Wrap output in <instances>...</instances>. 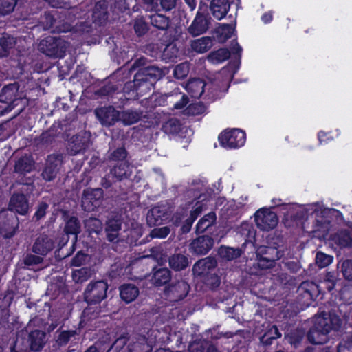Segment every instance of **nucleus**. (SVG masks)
Here are the masks:
<instances>
[{"instance_id": "nucleus-18", "label": "nucleus", "mask_w": 352, "mask_h": 352, "mask_svg": "<svg viewBox=\"0 0 352 352\" xmlns=\"http://www.w3.org/2000/svg\"><path fill=\"white\" fill-rule=\"evenodd\" d=\"M60 165V160L55 156H49L43 177L47 181L52 180L56 176Z\"/></svg>"}, {"instance_id": "nucleus-9", "label": "nucleus", "mask_w": 352, "mask_h": 352, "mask_svg": "<svg viewBox=\"0 0 352 352\" xmlns=\"http://www.w3.org/2000/svg\"><path fill=\"white\" fill-rule=\"evenodd\" d=\"M102 197V190L101 189L85 190L82 197V206L85 210L92 211L100 206Z\"/></svg>"}, {"instance_id": "nucleus-62", "label": "nucleus", "mask_w": 352, "mask_h": 352, "mask_svg": "<svg viewBox=\"0 0 352 352\" xmlns=\"http://www.w3.org/2000/svg\"><path fill=\"white\" fill-rule=\"evenodd\" d=\"M176 4V0H160V5L163 10H170Z\"/></svg>"}, {"instance_id": "nucleus-36", "label": "nucleus", "mask_w": 352, "mask_h": 352, "mask_svg": "<svg viewBox=\"0 0 352 352\" xmlns=\"http://www.w3.org/2000/svg\"><path fill=\"white\" fill-rule=\"evenodd\" d=\"M230 55V52L226 49H219L210 53L208 57L209 61L212 63L217 64L227 60Z\"/></svg>"}, {"instance_id": "nucleus-37", "label": "nucleus", "mask_w": 352, "mask_h": 352, "mask_svg": "<svg viewBox=\"0 0 352 352\" xmlns=\"http://www.w3.org/2000/svg\"><path fill=\"white\" fill-rule=\"evenodd\" d=\"M5 216V211L0 212V232L1 234L6 238L11 237L14 233L15 230L16 221L14 219L12 221L11 223H8V227L4 225V223L2 220V218Z\"/></svg>"}, {"instance_id": "nucleus-48", "label": "nucleus", "mask_w": 352, "mask_h": 352, "mask_svg": "<svg viewBox=\"0 0 352 352\" xmlns=\"http://www.w3.org/2000/svg\"><path fill=\"white\" fill-rule=\"evenodd\" d=\"M179 122L174 118L170 119L163 125V129L166 133H176L179 131Z\"/></svg>"}, {"instance_id": "nucleus-49", "label": "nucleus", "mask_w": 352, "mask_h": 352, "mask_svg": "<svg viewBox=\"0 0 352 352\" xmlns=\"http://www.w3.org/2000/svg\"><path fill=\"white\" fill-rule=\"evenodd\" d=\"M189 65L187 63H182L177 65L174 69V76L178 79L185 78L189 72Z\"/></svg>"}, {"instance_id": "nucleus-34", "label": "nucleus", "mask_w": 352, "mask_h": 352, "mask_svg": "<svg viewBox=\"0 0 352 352\" xmlns=\"http://www.w3.org/2000/svg\"><path fill=\"white\" fill-rule=\"evenodd\" d=\"M107 3L105 1H99L96 6L93 12V18L95 21L102 23L107 19Z\"/></svg>"}, {"instance_id": "nucleus-3", "label": "nucleus", "mask_w": 352, "mask_h": 352, "mask_svg": "<svg viewBox=\"0 0 352 352\" xmlns=\"http://www.w3.org/2000/svg\"><path fill=\"white\" fill-rule=\"evenodd\" d=\"M68 44L60 38L47 36L42 39L39 43L38 49L48 56L63 57Z\"/></svg>"}, {"instance_id": "nucleus-19", "label": "nucleus", "mask_w": 352, "mask_h": 352, "mask_svg": "<svg viewBox=\"0 0 352 352\" xmlns=\"http://www.w3.org/2000/svg\"><path fill=\"white\" fill-rule=\"evenodd\" d=\"M45 333L42 331L35 330L30 332L28 335L30 349L34 351H40L45 344Z\"/></svg>"}, {"instance_id": "nucleus-44", "label": "nucleus", "mask_w": 352, "mask_h": 352, "mask_svg": "<svg viewBox=\"0 0 352 352\" xmlns=\"http://www.w3.org/2000/svg\"><path fill=\"white\" fill-rule=\"evenodd\" d=\"M234 31V28L233 25L228 24L221 25L217 30L219 41L224 42L232 36Z\"/></svg>"}, {"instance_id": "nucleus-21", "label": "nucleus", "mask_w": 352, "mask_h": 352, "mask_svg": "<svg viewBox=\"0 0 352 352\" xmlns=\"http://www.w3.org/2000/svg\"><path fill=\"white\" fill-rule=\"evenodd\" d=\"M230 8L228 0H212L210 3V9L213 16L220 20L223 19Z\"/></svg>"}, {"instance_id": "nucleus-39", "label": "nucleus", "mask_w": 352, "mask_h": 352, "mask_svg": "<svg viewBox=\"0 0 352 352\" xmlns=\"http://www.w3.org/2000/svg\"><path fill=\"white\" fill-rule=\"evenodd\" d=\"M92 271L90 268L82 267L72 272V278L76 283H82L91 277Z\"/></svg>"}, {"instance_id": "nucleus-46", "label": "nucleus", "mask_w": 352, "mask_h": 352, "mask_svg": "<svg viewBox=\"0 0 352 352\" xmlns=\"http://www.w3.org/2000/svg\"><path fill=\"white\" fill-rule=\"evenodd\" d=\"M16 43V40L13 36L10 35L3 36L0 39V50H3L4 56L7 54L8 51L12 48Z\"/></svg>"}, {"instance_id": "nucleus-24", "label": "nucleus", "mask_w": 352, "mask_h": 352, "mask_svg": "<svg viewBox=\"0 0 352 352\" xmlns=\"http://www.w3.org/2000/svg\"><path fill=\"white\" fill-rule=\"evenodd\" d=\"M27 333L22 331L16 337L12 352H28L30 349L29 340L26 338Z\"/></svg>"}, {"instance_id": "nucleus-27", "label": "nucleus", "mask_w": 352, "mask_h": 352, "mask_svg": "<svg viewBox=\"0 0 352 352\" xmlns=\"http://www.w3.org/2000/svg\"><path fill=\"white\" fill-rule=\"evenodd\" d=\"M216 221V214L214 212H209L204 215L197 224V232L199 233L204 232L208 228L212 226Z\"/></svg>"}, {"instance_id": "nucleus-23", "label": "nucleus", "mask_w": 352, "mask_h": 352, "mask_svg": "<svg viewBox=\"0 0 352 352\" xmlns=\"http://www.w3.org/2000/svg\"><path fill=\"white\" fill-rule=\"evenodd\" d=\"M120 295L124 301L129 303L138 296L139 289L134 285L124 284L120 287Z\"/></svg>"}, {"instance_id": "nucleus-2", "label": "nucleus", "mask_w": 352, "mask_h": 352, "mask_svg": "<svg viewBox=\"0 0 352 352\" xmlns=\"http://www.w3.org/2000/svg\"><path fill=\"white\" fill-rule=\"evenodd\" d=\"M342 320L335 314L322 313L315 318L314 325L308 334L309 340L316 344H322L328 340V333L331 330L338 329Z\"/></svg>"}, {"instance_id": "nucleus-56", "label": "nucleus", "mask_w": 352, "mask_h": 352, "mask_svg": "<svg viewBox=\"0 0 352 352\" xmlns=\"http://www.w3.org/2000/svg\"><path fill=\"white\" fill-rule=\"evenodd\" d=\"M121 228V223L118 219H111L107 222V232H118Z\"/></svg>"}, {"instance_id": "nucleus-17", "label": "nucleus", "mask_w": 352, "mask_h": 352, "mask_svg": "<svg viewBox=\"0 0 352 352\" xmlns=\"http://www.w3.org/2000/svg\"><path fill=\"white\" fill-rule=\"evenodd\" d=\"M216 261L210 257H206L197 261L193 266V272L197 276H208L211 270L215 268Z\"/></svg>"}, {"instance_id": "nucleus-51", "label": "nucleus", "mask_w": 352, "mask_h": 352, "mask_svg": "<svg viewBox=\"0 0 352 352\" xmlns=\"http://www.w3.org/2000/svg\"><path fill=\"white\" fill-rule=\"evenodd\" d=\"M170 233V228L167 226L154 228L150 232L151 238L164 239Z\"/></svg>"}, {"instance_id": "nucleus-25", "label": "nucleus", "mask_w": 352, "mask_h": 352, "mask_svg": "<svg viewBox=\"0 0 352 352\" xmlns=\"http://www.w3.org/2000/svg\"><path fill=\"white\" fill-rule=\"evenodd\" d=\"M212 45V39L210 37H201L191 41V48L197 53H204L209 50Z\"/></svg>"}, {"instance_id": "nucleus-11", "label": "nucleus", "mask_w": 352, "mask_h": 352, "mask_svg": "<svg viewBox=\"0 0 352 352\" xmlns=\"http://www.w3.org/2000/svg\"><path fill=\"white\" fill-rule=\"evenodd\" d=\"M235 71L230 69V67L223 68L221 72L218 74V79H216L214 82H212V90L211 94L217 92V89L219 91H226L228 90L229 87V82L233 77Z\"/></svg>"}, {"instance_id": "nucleus-31", "label": "nucleus", "mask_w": 352, "mask_h": 352, "mask_svg": "<svg viewBox=\"0 0 352 352\" xmlns=\"http://www.w3.org/2000/svg\"><path fill=\"white\" fill-rule=\"evenodd\" d=\"M140 114L137 111L119 112L118 120H121L125 125H131L140 119Z\"/></svg>"}, {"instance_id": "nucleus-42", "label": "nucleus", "mask_w": 352, "mask_h": 352, "mask_svg": "<svg viewBox=\"0 0 352 352\" xmlns=\"http://www.w3.org/2000/svg\"><path fill=\"white\" fill-rule=\"evenodd\" d=\"M45 29H50L55 27L56 30L58 32H66L69 30V27H60L56 25V20L54 16L50 14H46L45 15V21H43Z\"/></svg>"}, {"instance_id": "nucleus-28", "label": "nucleus", "mask_w": 352, "mask_h": 352, "mask_svg": "<svg viewBox=\"0 0 352 352\" xmlns=\"http://www.w3.org/2000/svg\"><path fill=\"white\" fill-rule=\"evenodd\" d=\"M169 265L175 270H182L188 266V258L183 254H175L170 258Z\"/></svg>"}, {"instance_id": "nucleus-14", "label": "nucleus", "mask_w": 352, "mask_h": 352, "mask_svg": "<svg viewBox=\"0 0 352 352\" xmlns=\"http://www.w3.org/2000/svg\"><path fill=\"white\" fill-rule=\"evenodd\" d=\"M96 115L102 124L110 126L118 120L119 112L112 107H102L96 110Z\"/></svg>"}, {"instance_id": "nucleus-41", "label": "nucleus", "mask_w": 352, "mask_h": 352, "mask_svg": "<svg viewBox=\"0 0 352 352\" xmlns=\"http://www.w3.org/2000/svg\"><path fill=\"white\" fill-rule=\"evenodd\" d=\"M151 24L161 30L166 29L169 25V20L165 16L157 13L153 14L150 16Z\"/></svg>"}, {"instance_id": "nucleus-16", "label": "nucleus", "mask_w": 352, "mask_h": 352, "mask_svg": "<svg viewBox=\"0 0 352 352\" xmlns=\"http://www.w3.org/2000/svg\"><path fill=\"white\" fill-rule=\"evenodd\" d=\"M209 28V20L204 14L198 12L192 24L188 28V32L192 36L204 34Z\"/></svg>"}, {"instance_id": "nucleus-5", "label": "nucleus", "mask_w": 352, "mask_h": 352, "mask_svg": "<svg viewBox=\"0 0 352 352\" xmlns=\"http://www.w3.org/2000/svg\"><path fill=\"white\" fill-rule=\"evenodd\" d=\"M221 145L226 148H236L244 145L245 142V133L238 129L225 131L219 136Z\"/></svg>"}, {"instance_id": "nucleus-58", "label": "nucleus", "mask_w": 352, "mask_h": 352, "mask_svg": "<svg viewBox=\"0 0 352 352\" xmlns=\"http://www.w3.org/2000/svg\"><path fill=\"white\" fill-rule=\"evenodd\" d=\"M126 151L122 148H120L113 152L112 154V159L113 160H117L118 162H120L121 161H126Z\"/></svg>"}, {"instance_id": "nucleus-22", "label": "nucleus", "mask_w": 352, "mask_h": 352, "mask_svg": "<svg viewBox=\"0 0 352 352\" xmlns=\"http://www.w3.org/2000/svg\"><path fill=\"white\" fill-rule=\"evenodd\" d=\"M206 84L199 78L190 80L185 85L186 90L192 97L199 98L204 92V87Z\"/></svg>"}, {"instance_id": "nucleus-33", "label": "nucleus", "mask_w": 352, "mask_h": 352, "mask_svg": "<svg viewBox=\"0 0 352 352\" xmlns=\"http://www.w3.org/2000/svg\"><path fill=\"white\" fill-rule=\"evenodd\" d=\"M299 290L304 292L303 296L307 299L312 300L314 296L319 292L317 285L312 282H303L300 286Z\"/></svg>"}, {"instance_id": "nucleus-35", "label": "nucleus", "mask_w": 352, "mask_h": 352, "mask_svg": "<svg viewBox=\"0 0 352 352\" xmlns=\"http://www.w3.org/2000/svg\"><path fill=\"white\" fill-rule=\"evenodd\" d=\"M86 141L77 135L72 142L69 143L68 151L71 155H76L85 148Z\"/></svg>"}, {"instance_id": "nucleus-63", "label": "nucleus", "mask_w": 352, "mask_h": 352, "mask_svg": "<svg viewBox=\"0 0 352 352\" xmlns=\"http://www.w3.org/2000/svg\"><path fill=\"white\" fill-rule=\"evenodd\" d=\"M126 339L124 338H120L116 340L111 346L112 349H115L118 352L126 344Z\"/></svg>"}, {"instance_id": "nucleus-12", "label": "nucleus", "mask_w": 352, "mask_h": 352, "mask_svg": "<svg viewBox=\"0 0 352 352\" xmlns=\"http://www.w3.org/2000/svg\"><path fill=\"white\" fill-rule=\"evenodd\" d=\"M168 216L166 206H155L148 212L146 221L150 226H157L168 219Z\"/></svg>"}, {"instance_id": "nucleus-61", "label": "nucleus", "mask_w": 352, "mask_h": 352, "mask_svg": "<svg viewBox=\"0 0 352 352\" xmlns=\"http://www.w3.org/2000/svg\"><path fill=\"white\" fill-rule=\"evenodd\" d=\"M48 206L47 204L45 203H41L39 204L37 210L35 212L34 216L36 217V219H40L43 218L45 215V212Z\"/></svg>"}, {"instance_id": "nucleus-64", "label": "nucleus", "mask_w": 352, "mask_h": 352, "mask_svg": "<svg viewBox=\"0 0 352 352\" xmlns=\"http://www.w3.org/2000/svg\"><path fill=\"white\" fill-rule=\"evenodd\" d=\"M206 283L212 287H216L220 283L219 278L216 274H210V277L206 279Z\"/></svg>"}, {"instance_id": "nucleus-38", "label": "nucleus", "mask_w": 352, "mask_h": 352, "mask_svg": "<svg viewBox=\"0 0 352 352\" xmlns=\"http://www.w3.org/2000/svg\"><path fill=\"white\" fill-rule=\"evenodd\" d=\"M151 346L147 343L144 337L140 338L130 346L129 349L130 352H151Z\"/></svg>"}, {"instance_id": "nucleus-59", "label": "nucleus", "mask_w": 352, "mask_h": 352, "mask_svg": "<svg viewBox=\"0 0 352 352\" xmlns=\"http://www.w3.org/2000/svg\"><path fill=\"white\" fill-rule=\"evenodd\" d=\"M188 349L190 352H203L204 350V342L195 341L189 344Z\"/></svg>"}, {"instance_id": "nucleus-52", "label": "nucleus", "mask_w": 352, "mask_h": 352, "mask_svg": "<svg viewBox=\"0 0 352 352\" xmlns=\"http://www.w3.org/2000/svg\"><path fill=\"white\" fill-rule=\"evenodd\" d=\"M85 226L92 232H98L102 230V223L96 218H90L85 221Z\"/></svg>"}, {"instance_id": "nucleus-60", "label": "nucleus", "mask_w": 352, "mask_h": 352, "mask_svg": "<svg viewBox=\"0 0 352 352\" xmlns=\"http://www.w3.org/2000/svg\"><path fill=\"white\" fill-rule=\"evenodd\" d=\"M338 352H352V340H347L340 344Z\"/></svg>"}, {"instance_id": "nucleus-57", "label": "nucleus", "mask_w": 352, "mask_h": 352, "mask_svg": "<svg viewBox=\"0 0 352 352\" xmlns=\"http://www.w3.org/2000/svg\"><path fill=\"white\" fill-rule=\"evenodd\" d=\"M87 255L80 252H78L76 256L72 258V265L80 266L85 263Z\"/></svg>"}, {"instance_id": "nucleus-26", "label": "nucleus", "mask_w": 352, "mask_h": 352, "mask_svg": "<svg viewBox=\"0 0 352 352\" xmlns=\"http://www.w3.org/2000/svg\"><path fill=\"white\" fill-rule=\"evenodd\" d=\"M79 332L76 330L61 331L57 332L56 342L59 346H64L69 341L76 340Z\"/></svg>"}, {"instance_id": "nucleus-4", "label": "nucleus", "mask_w": 352, "mask_h": 352, "mask_svg": "<svg viewBox=\"0 0 352 352\" xmlns=\"http://www.w3.org/2000/svg\"><path fill=\"white\" fill-rule=\"evenodd\" d=\"M108 285L102 280L91 282L87 286L84 296L89 304H97L106 298Z\"/></svg>"}, {"instance_id": "nucleus-29", "label": "nucleus", "mask_w": 352, "mask_h": 352, "mask_svg": "<svg viewBox=\"0 0 352 352\" xmlns=\"http://www.w3.org/2000/svg\"><path fill=\"white\" fill-rule=\"evenodd\" d=\"M34 168V162L30 156H24L19 159L15 165V170L19 173H29Z\"/></svg>"}, {"instance_id": "nucleus-40", "label": "nucleus", "mask_w": 352, "mask_h": 352, "mask_svg": "<svg viewBox=\"0 0 352 352\" xmlns=\"http://www.w3.org/2000/svg\"><path fill=\"white\" fill-rule=\"evenodd\" d=\"M170 279V274L167 268L159 269L153 274L154 283L157 285L166 284Z\"/></svg>"}, {"instance_id": "nucleus-30", "label": "nucleus", "mask_w": 352, "mask_h": 352, "mask_svg": "<svg viewBox=\"0 0 352 352\" xmlns=\"http://www.w3.org/2000/svg\"><path fill=\"white\" fill-rule=\"evenodd\" d=\"M129 166L126 161H121L111 170V175L117 180H121L126 177Z\"/></svg>"}, {"instance_id": "nucleus-43", "label": "nucleus", "mask_w": 352, "mask_h": 352, "mask_svg": "<svg viewBox=\"0 0 352 352\" xmlns=\"http://www.w3.org/2000/svg\"><path fill=\"white\" fill-rule=\"evenodd\" d=\"M280 336L281 333L278 331V328L276 326H272L262 336L261 342L270 345L272 343L273 340L279 338Z\"/></svg>"}, {"instance_id": "nucleus-13", "label": "nucleus", "mask_w": 352, "mask_h": 352, "mask_svg": "<svg viewBox=\"0 0 352 352\" xmlns=\"http://www.w3.org/2000/svg\"><path fill=\"white\" fill-rule=\"evenodd\" d=\"M9 210L24 215L29 210V203L23 194L14 193L10 198Z\"/></svg>"}, {"instance_id": "nucleus-15", "label": "nucleus", "mask_w": 352, "mask_h": 352, "mask_svg": "<svg viewBox=\"0 0 352 352\" xmlns=\"http://www.w3.org/2000/svg\"><path fill=\"white\" fill-rule=\"evenodd\" d=\"M214 245L213 239L208 236H202L192 241L190 250L197 254H206Z\"/></svg>"}, {"instance_id": "nucleus-8", "label": "nucleus", "mask_w": 352, "mask_h": 352, "mask_svg": "<svg viewBox=\"0 0 352 352\" xmlns=\"http://www.w3.org/2000/svg\"><path fill=\"white\" fill-rule=\"evenodd\" d=\"M19 87L16 84H10L3 88L0 94V102L8 104L6 111H10L14 106L18 105L23 99L16 98Z\"/></svg>"}, {"instance_id": "nucleus-55", "label": "nucleus", "mask_w": 352, "mask_h": 352, "mask_svg": "<svg viewBox=\"0 0 352 352\" xmlns=\"http://www.w3.org/2000/svg\"><path fill=\"white\" fill-rule=\"evenodd\" d=\"M43 261V258L38 256L28 254L24 259V263L28 266L38 265Z\"/></svg>"}, {"instance_id": "nucleus-45", "label": "nucleus", "mask_w": 352, "mask_h": 352, "mask_svg": "<svg viewBox=\"0 0 352 352\" xmlns=\"http://www.w3.org/2000/svg\"><path fill=\"white\" fill-rule=\"evenodd\" d=\"M316 264L320 268H324L329 265L333 261V257L329 254L318 252L316 255Z\"/></svg>"}, {"instance_id": "nucleus-10", "label": "nucleus", "mask_w": 352, "mask_h": 352, "mask_svg": "<svg viewBox=\"0 0 352 352\" xmlns=\"http://www.w3.org/2000/svg\"><path fill=\"white\" fill-rule=\"evenodd\" d=\"M188 195L193 194L195 200L190 204H194L193 210L190 211V215L188 219H186L187 228L186 230L188 231L192 224L197 217L206 209V204L204 203L205 198H202L204 196L199 194L198 192L192 191L191 190L188 192Z\"/></svg>"}, {"instance_id": "nucleus-20", "label": "nucleus", "mask_w": 352, "mask_h": 352, "mask_svg": "<svg viewBox=\"0 0 352 352\" xmlns=\"http://www.w3.org/2000/svg\"><path fill=\"white\" fill-rule=\"evenodd\" d=\"M54 248V242L47 236H39L33 245V251L35 253L45 255Z\"/></svg>"}, {"instance_id": "nucleus-50", "label": "nucleus", "mask_w": 352, "mask_h": 352, "mask_svg": "<svg viewBox=\"0 0 352 352\" xmlns=\"http://www.w3.org/2000/svg\"><path fill=\"white\" fill-rule=\"evenodd\" d=\"M16 5L15 0H0V13L7 14L13 11Z\"/></svg>"}, {"instance_id": "nucleus-6", "label": "nucleus", "mask_w": 352, "mask_h": 352, "mask_svg": "<svg viewBox=\"0 0 352 352\" xmlns=\"http://www.w3.org/2000/svg\"><path fill=\"white\" fill-rule=\"evenodd\" d=\"M254 219L257 228L263 231L273 230L278 222L276 214L267 208H261L257 210L254 214Z\"/></svg>"}, {"instance_id": "nucleus-1", "label": "nucleus", "mask_w": 352, "mask_h": 352, "mask_svg": "<svg viewBox=\"0 0 352 352\" xmlns=\"http://www.w3.org/2000/svg\"><path fill=\"white\" fill-rule=\"evenodd\" d=\"M309 210H311L316 214V225L312 231L315 236L329 240V244L332 246L336 245L340 248L352 247V230H340L327 239V232L329 228V221L321 220V217L328 214L330 210H323L322 206L316 203L310 205Z\"/></svg>"}, {"instance_id": "nucleus-47", "label": "nucleus", "mask_w": 352, "mask_h": 352, "mask_svg": "<svg viewBox=\"0 0 352 352\" xmlns=\"http://www.w3.org/2000/svg\"><path fill=\"white\" fill-rule=\"evenodd\" d=\"M80 225L77 219L74 217L69 218L65 225V231L67 234H76L79 232Z\"/></svg>"}, {"instance_id": "nucleus-54", "label": "nucleus", "mask_w": 352, "mask_h": 352, "mask_svg": "<svg viewBox=\"0 0 352 352\" xmlns=\"http://www.w3.org/2000/svg\"><path fill=\"white\" fill-rule=\"evenodd\" d=\"M134 30L139 36L145 34L147 31L146 23L142 18H138L135 21Z\"/></svg>"}, {"instance_id": "nucleus-53", "label": "nucleus", "mask_w": 352, "mask_h": 352, "mask_svg": "<svg viewBox=\"0 0 352 352\" xmlns=\"http://www.w3.org/2000/svg\"><path fill=\"white\" fill-rule=\"evenodd\" d=\"M343 276L346 279L352 280V261H344L341 265Z\"/></svg>"}, {"instance_id": "nucleus-7", "label": "nucleus", "mask_w": 352, "mask_h": 352, "mask_svg": "<svg viewBox=\"0 0 352 352\" xmlns=\"http://www.w3.org/2000/svg\"><path fill=\"white\" fill-rule=\"evenodd\" d=\"M256 254L257 265L263 269L273 267L274 261L282 256L276 248L272 247H260L257 250Z\"/></svg>"}, {"instance_id": "nucleus-32", "label": "nucleus", "mask_w": 352, "mask_h": 352, "mask_svg": "<svg viewBox=\"0 0 352 352\" xmlns=\"http://www.w3.org/2000/svg\"><path fill=\"white\" fill-rule=\"evenodd\" d=\"M241 254L239 248H232L230 247L221 246L219 249V256L227 261H231L238 258Z\"/></svg>"}]
</instances>
